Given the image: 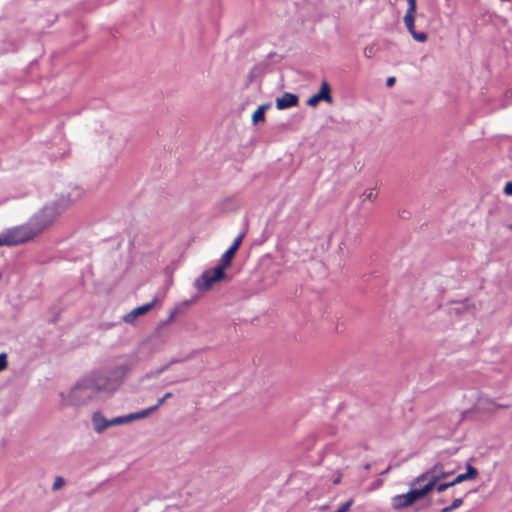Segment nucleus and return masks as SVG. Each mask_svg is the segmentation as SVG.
<instances>
[{"mask_svg": "<svg viewBox=\"0 0 512 512\" xmlns=\"http://www.w3.org/2000/svg\"><path fill=\"white\" fill-rule=\"evenodd\" d=\"M37 235H39V232L35 230V226L32 225L29 219V221L23 225L9 228L0 233V246L19 245L30 241Z\"/></svg>", "mask_w": 512, "mask_h": 512, "instance_id": "4", "label": "nucleus"}, {"mask_svg": "<svg viewBox=\"0 0 512 512\" xmlns=\"http://www.w3.org/2000/svg\"><path fill=\"white\" fill-rule=\"evenodd\" d=\"M353 499L348 500L344 504H342L336 511L334 512H348L353 504Z\"/></svg>", "mask_w": 512, "mask_h": 512, "instance_id": "23", "label": "nucleus"}, {"mask_svg": "<svg viewBox=\"0 0 512 512\" xmlns=\"http://www.w3.org/2000/svg\"><path fill=\"white\" fill-rule=\"evenodd\" d=\"M454 486L453 484V481H450V482H447V483H441L437 486V491L438 492H443L445 491L446 489H448L449 487H452Z\"/></svg>", "mask_w": 512, "mask_h": 512, "instance_id": "26", "label": "nucleus"}, {"mask_svg": "<svg viewBox=\"0 0 512 512\" xmlns=\"http://www.w3.org/2000/svg\"><path fill=\"white\" fill-rule=\"evenodd\" d=\"M82 194L79 188L56 194L30 218L35 230L40 234L49 228L68 208L81 199Z\"/></svg>", "mask_w": 512, "mask_h": 512, "instance_id": "1", "label": "nucleus"}, {"mask_svg": "<svg viewBox=\"0 0 512 512\" xmlns=\"http://www.w3.org/2000/svg\"><path fill=\"white\" fill-rule=\"evenodd\" d=\"M298 104V97L293 93H284L281 97L276 99V108L278 110H285L294 107Z\"/></svg>", "mask_w": 512, "mask_h": 512, "instance_id": "12", "label": "nucleus"}, {"mask_svg": "<svg viewBox=\"0 0 512 512\" xmlns=\"http://www.w3.org/2000/svg\"><path fill=\"white\" fill-rule=\"evenodd\" d=\"M7 366L6 354H0V371L4 370Z\"/></svg>", "mask_w": 512, "mask_h": 512, "instance_id": "27", "label": "nucleus"}, {"mask_svg": "<svg viewBox=\"0 0 512 512\" xmlns=\"http://www.w3.org/2000/svg\"><path fill=\"white\" fill-rule=\"evenodd\" d=\"M394 83H395V78L394 77H389L387 79V82H386L387 86L390 87V86L394 85Z\"/></svg>", "mask_w": 512, "mask_h": 512, "instance_id": "29", "label": "nucleus"}, {"mask_svg": "<svg viewBox=\"0 0 512 512\" xmlns=\"http://www.w3.org/2000/svg\"><path fill=\"white\" fill-rule=\"evenodd\" d=\"M503 192L508 195V196H511L512 197V181L511 182H507L506 185L504 186V189H503Z\"/></svg>", "mask_w": 512, "mask_h": 512, "instance_id": "28", "label": "nucleus"}, {"mask_svg": "<svg viewBox=\"0 0 512 512\" xmlns=\"http://www.w3.org/2000/svg\"><path fill=\"white\" fill-rule=\"evenodd\" d=\"M156 299H153L151 302L149 303H146L144 305H141L139 307H136L135 309H133L132 311H130L128 314H126L124 317H123V320L126 322V323H133L135 321V319L138 317V316H141V315H144L145 313H147L150 309H152L154 307V305L156 304Z\"/></svg>", "mask_w": 512, "mask_h": 512, "instance_id": "11", "label": "nucleus"}, {"mask_svg": "<svg viewBox=\"0 0 512 512\" xmlns=\"http://www.w3.org/2000/svg\"><path fill=\"white\" fill-rule=\"evenodd\" d=\"M460 466V462L449 459L446 453H441L434 466L414 480V485L425 483L431 490L439 480L453 475Z\"/></svg>", "mask_w": 512, "mask_h": 512, "instance_id": "3", "label": "nucleus"}, {"mask_svg": "<svg viewBox=\"0 0 512 512\" xmlns=\"http://www.w3.org/2000/svg\"><path fill=\"white\" fill-rule=\"evenodd\" d=\"M411 36L413 37V39L417 42H425L427 40V34L425 32H417V31H414Z\"/></svg>", "mask_w": 512, "mask_h": 512, "instance_id": "20", "label": "nucleus"}, {"mask_svg": "<svg viewBox=\"0 0 512 512\" xmlns=\"http://www.w3.org/2000/svg\"><path fill=\"white\" fill-rule=\"evenodd\" d=\"M242 239H243V235L242 234L238 235L234 239L232 245L230 246V249L233 250L234 252H236L238 250L239 246L241 245Z\"/></svg>", "mask_w": 512, "mask_h": 512, "instance_id": "22", "label": "nucleus"}, {"mask_svg": "<svg viewBox=\"0 0 512 512\" xmlns=\"http://www.w3.org/2000/svg\"><path fill=\"white\" fill-rule=\"evenodd\" d=\"M154 411H156V407L151 406V407H149L147 409H144V410H141L139 412L123 415L122 416L123 424H127V423H130V422L135 421V420H140V419L146 418L151 413H153Z\"/></svg>", "mask_w": 512, "mask_h": 512, "instance_id": "13", "label": "nucleus"}, {"mask_svg": "<svg viewBox=\"0 0 512 512\" xmlns=\"http://www.w3.org/2000/svg\"><path fill=\"white\" fill-rule=\"evenodd\" d=\"M320 101H325L329 104L333 101L330 94V86L327 81H322L318 93L311 96L307 100V104L311 107H315Z\"/></svg>", "mask_w": 512, "mask_h": 512, "instance_id": "10", "label": "nucleus"}, {"mask_svg": "<svg viewBox=\"0 0 512 512\" xmlns=\"http://www.w3.org/2000/svg\"><path fill=\"white\" fill-rule=\"evenodd\" d=\"M65 484V481L62 477L58 476L55 478V481L53 483V490L56 491V490H59L61 489Z\"/></svg>", "mask_w": 512, "mask_h": 512, "instance_id": "24", "label": "nucleus"}, {"mask_svg": "<svg viewBox=\"0 0 512 512\" xmlns=\"http://www.w3.org/2000/svg\"><path fill=\"white\" fill-rule=\"evenodd\" d=\"M234 252L230 248L221 256V259L219 261V264L216 266L217 268H221V270L224 272V270L230 266L232 258L234 257Z\"/></svg>", "mask_w": 512, "mask_h": 512, "instance_id": "15", "label": "nucleus"}, {"mask_svg": "<svg viewBox=\"0 0 512 512\" xmlns=\"http://www.w3.org/2000/svg\"><path fill=\"white\" fill-rule=\"evenodd\" d=\"M477 476H478V470L475 467H473L472 465L468 464L466 466V472L458 474L452 481H453V484L456 485V484L462 483L467 480H474L477 478Z\"/></svg>", "mask_w": 512, "mask_h": 512, "instance_id": "14", "label": "nucleus"}, {"mask_svg": "<svg viewBox=\"0 0 512 512\" xmlns=\"http://www.w3.org/2000/svg\"><path fill=\"white\" fill-rule=\"evenodd\" d=\"M430 492V489L422 483L412 484V488L405 494L396 495L392 498V505L395 509H402L412 505L415 501L423 498Z\"/></svg>", "mask_w": 512, "mask_h": 512, "instance_id": "5", "label": "nucleus"}, {"mask_svg": "<svg viewBox=\"0 0 512 512\" xmlns=\"http://www.w3.org/2000/svg\"><path fill=\"white\" fill-rule=\"evenodd\" d=\"M61 403L66 407H80L97 401V397L87 376L79 379L68 390L60 392Z\"/></svg>", "mask_w": 512, "mask_h": 512, "instance_id": "2", "label": "nucleus"}, {"mask_svg": "<svg viewBox=\"0 0 512 512\" xmlns=\"http://www.w3.org/2000/svg\"><path fill=\"white\" fill-rule=\"evenodd\" d=\"M463 504L462 498H456L450 506L444 507L440 512H452Z\"/></svg>", "mask_w": 512, "mask_h": 512, "instance_id": "19", "label": "nucleus"}, {"mask_svg": "<svg viewBox=\"0 0 512 512\" xmlns=\"http://www.w3.org/2000/svg\"><path fill=\"white\" fill-rule=\"evenodd\" d=\"M405 27L409 31L410 34H412L415 30V15H408L405 14L403 18Z\"/></svg>", "mask_w": 512, "mask_h": 512, "instance_id": "17", "label": "nucleus"}, {"mask_svg": "<svg viewBox=\"0 0 512 512\" xmlns=\"http://www.w3.org/2000/svg\"><path fill=\"white\" fill-rule=\"evenodd\" d=\"M171 397H172V393H171V392H167L166 394H164V396H163V397H161V398L158 400L157 404H156V405H154V407H156V410H157V409H158L162 404H164V403H165V401H166L167 399H169V398H171Z\"/></svg>", "mask_w": 512, "mask_h": 512, "instance_id": "25", "label": "nucleus"}, {"mask_svg": "<svg viewBox=\"0 0 512 512\" xmlns=\"http://www.w3.org/2000/svg\"><path fill=\"white\" fill-rule=\"evenodd\" d=\"M93 430L97 434H102L112 426L123 425L122 416H117L112 419H107L100 411H96L91 416Z\"/></svg>", "mask_w": 512, "mask_h": 512, "instance_id": "8", "label": "nucleus"}, {"mask_svg": "<svg viewBox=\"0 0 512 512\" xmlns=\"http://www.w3.org/2000/svg\"><path fill=\"white\" fill-rule=\"evenodd\" d=\"M270 108V104H263L260 105L253 113L252 115V122L253 124H257L260 121L264 120L265 111Z\"/></svg>", "mask_w": 512, "mask_h": 512, "instance_id": "16", "label": "nucleus"}, {"mask_svg": "<svg viewBox=\"0 0 512 512\" xmlns=\"http://www.w3.org/2000/svg\"><path fill=\"white\" fill-rule=\"evenodd\" d=\"M103 370L119 386L128 371V366L123 363H115L106 366Z\"/></svg>", "mask_w": 512, "mask_h": 512, "instance_id": "9", "label": "nucleus"}, {"mask_svg": "<svg viewBox=\"0 0 512 512\" xmlns=\"http://www.w3.org/2000/svg\"><path fill=\"white\" fill-rule=\"evenodd\" d=\"M408 8L405 14L415 15L416 14V0H407Z\"/></svg>", "mask_w": 512, "mask_h": 512, "instance_id": "21", "label": "nucleus"}, {"mask_svg": "<svg viewBox=\"0 0 512 512\" xmlns=\"http://www.w3.org/2000/svg\"><path fill=\"white\" fill-rule=\"evenodd\" d=\"M225 277V272L216 266L204 271L194 282L195 288L200 292L209 291L213 285Z\"/></svg>", "mask_w": 512, "mask_h": 512, "instance_id": "7", "label": "nucleus"}, {"mask_svg": "<svg viewBox=\"0 0 512 512\" xmlns=\"http://www.w3.org/2000/svg\"><path fill=\"white\" fill-rule=\"evenodd\" d=\"M508 228L512 231V223L508 226Z\"/></svg>", "mask_w": 512, "mask_h": 512, "instance_id": "31", "label": "nucleus"}, {"mask_svg": "<svg viewBox=\"0 0 512 512\" xmlns=\"http://www.w3.org/2000/svg\"><path fill=\"white\" fill-rule=\"evenodd\" d=\"M362 201H374L377 198V193L374 188L366 189L361 195Z\"/></svg>", "mask_w": 512, "mask_h": 512, "instance_id": "18", "label": "nucleus"}, {"mask_svg": "<svg viewBox=\"0 0 512 512\" xmlns=\"http://www.w3.org/2000/svg\"><path fill=\"white\" fill-rule=\"evenodd\" d=\"M497 407H498V408H507V407H508V405L500 404V405H498Z\"/></svg>", "mask_w": 512, "mask_h": 512, "instance_id": "30", "label": "nucleus"}, {"mask_svg": "<svg viewBox=\"0 0 512 512\" xmlns=\"http://www.w3.org/2000/svg\"><path fill=\"white\" fill-rule=\"evenodd\" d=\"M97 397L100 399L102 395L112 394L118 386L102 369L98 372L87 375Z\"/></svg>", "mask_w": 512, "mask_h": 512, "instance_id": "6", "label": "nucleus"}]
</instances>
